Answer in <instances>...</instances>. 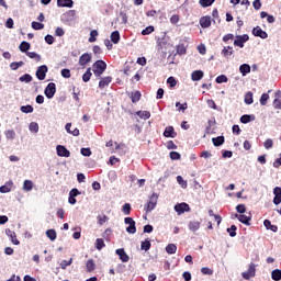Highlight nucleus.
<instances>
[{
	"label": "nucleus",
	"instance_id": "obj_1",
	"mask_svg": "<svg viewBox=\"0 0 281 281\" xmlns=\"http://www.w3.org/2000/svg\"><path fill=\"white\" fill-rule=\"evenodd\" d=\"M92 71L97 78H100L106 71V63L104 60H97L92 65Z\"/></svg>",
	"mask_w": 281,
	"mask_h": 281
},
{
	"label": "nucleus",
	"instance_id": "obj_2",
	"mask_svg": "<svg viewBox=\"0 0 281 281\" xmlns=\"http://www.w3.org/2000/svg\"><path fill=\"white\" fill-rule=\"evenodd\" d=\"M247 41H249V35H237L236 38L234 40V46L243 48L245 47V43H247Z\"/></svg>",
	"mask_w": 281,
	"mask_h": 281
},
{
	"label": "nucleus",
	"instance_id": "obj_3",
	"mask_svg": "<svg viewBox=\"0 0 281 281\" xmlns=\"http://www.w3.org/2000/svg\"><path fill=\"white\" fill-rule=\"evenodd\" d=\"M244 280H250V278H256V263H250L248 270L241 273Z\"/></svg>",
	"mask_w": 281,
	"mask_h": 281
},
{
	"label": "nucleus",
	"instance_id": "obj_4",
	"mask_svg": "<svg viewBox=\"0 0 281 281\" xmlns=\"http://www.w3.org/2000/svg\"><path fill=\"white\" fill-rule=\"evenodd\" d=\"M190 205L186 202L175 205V211L177 212L178 216H181V214H186V212H190Z\"/></svg>",
	"mask_w": 281,
	"mask_h": 281
},
{
	"label": "nucleus",
	"instance_id": "obj_5",
	"mask_svg": "<svg viewBox=\"0 0 281 281\" xmlns=\"http://www.w3.org/2000/svg\"><path fill=\"white\" fill-rule=\"evenodd\" d=\"M44 93H45L46 98H48V100H52V98H54V95H56V83L49 82L47 85V87L45 88Z\"/></svg>",
	"mask_w": 281,
	"mask_h": 281
},
{
	"label": "nucleus",
	"instance_id": "obj_6",
	"mask_svg": "<svg viewBox=\"0 0 281 281\" xmlns=\"http://www.w3.org/2000/svg\"><path fill=\"white\" fill-rule=\"evenodd\" d=\"M124 223L125 225H130L126 228L127 234H135L137 232V227H135V220H133V217H125Z\"/></svg>",
	"mask_w": 281,
	"mask_h": 281
},
{
	"label": "nucleus",
	"instance_id": "obj_7",
	"mask_svg": "<svg viewBox=\"0 0 281 281\" xmlns=\"http://www.w3.org/2000/svg\"><path fill=\"white\" fill-rule=\"evenodd\" d=\"M48 70L46 65L40 66L35 72L37 80H45Z\"/></svg>",
	"mask_w": 281,
	"mask_h": 281
},
{
	"label": "nucleus",
	"instance_id": "obj_8",
	"mask_svg": "<svg viewBox=\"0 0 281 281\" xmlns=\"http://www.w3.org/2000/svg\"><path fill=\"white\" fill-rule=\"evenodd\" d=\"M58 157H71V151L63 145H57L56 147Z\"/></svg>",
	"mask_w": 281,
	"mask_h": 281
},
{
	"label": "nucleus",
	"instance_id": "obj_9",
	"mask_svg": "<svg viewBox=\"0 0 281 281\" xmlns=\"http://www.w3.org/2000/svg\"><path fill=\"white\" fill-rule=\"evenodd\" d=\"M91 54L89 53H85L79 57V66L80 67H85L87 65H89V63H91Z\"/></svg>",
	"mask_w": 281,
	"mask_h": 281
},
{
	"label": "nucleus",
	"instance_id": "obj_10",
	"mask_svg": "<svg viewBox=\"0 0 281 281\" xmlns=\"http://www.w3.org/2000/svg\"><path fill=\"white\" fill-rule=\"evenodd\" d=\"M116 256H119L120 260L123 262H128L131 260V257L126 254V250L124 248H119L115 250Z\"/></svg>",
	"mask_w": 281,
	"mask_h": 281
},
{
	"label": "nucleus",
	"instance_id": "obj_11",
	"mask_svg": "<svg viewBox=\"0 0 281 281\" xmlns=\"http://www.w3.org/2000/svg\"><path fill=\"white\" fill-rule=\"evenodd\" d=\"M235 218H237L239 223H243V225H251V216H247L245 213L239 215L235 214Z\"/></svg>",
	"mask_w": 281,
	"mask_h": 281
},
{
	"label": "nucleus",
	"instance_id": "obj_12",
	"mask_svg": "<svg viewBox=\"0 0 281 281\" xmlns=\"http://www.w3.org/2000/svg\"><path fill=\"white\" fill-rule=\"evenodd\" d=\"M254 36H258L259 38H269V34H267L260 26H256L252 29Z\"/></svg>",
	"mask_w": 281,
	"mask_h": 281
},
{
	"label": "nucleus",
	"instance_id": "obj_13",
	"mask_svg": "<svg viewBox=\"0 0 281 281\" xmlns=\"http://www.w3.org/2000/svg\"><path fill=\"white\" fill-rule=\"evenodd\" d=\"M5 234L7 236H9V238H11L13 245H21V241H19V239L16 238V233L14 231L7 228Z\"/></svg>",
	"mask_w": 281,
	"mask_h": 281
},
{
	"label": "nucleus",
	"instance_id": "obj_14",
	"mask_svg": "<svg viewBox=\"0 0 281 281\" xmlns=\"http://www.w3.org/2000/svg\"><path fill=\"white\" fill-rule=\"evenodd\" d=\"M111 82H113V77L111 76L101 78V80L99 81V89H104L105 87H109Z\"/></svg>",
	"mask_w": 281,
	"mask_h": 281
},
{
	"label": "nucleus",
	"instance_id": "obj_15",
	"mask_svg": "<svg viewBox=\"0 0 281 281\" xmlns=\"http://www.w3.org/2000/svg\"><path fill=\"white\" fill-rule=\"evenodd\" d=\"M200 25L203 29H207L212 25V18L210 15L202 16L200 19Z\"/></svg>",
	"mask_w": 281,
	"mask_h": 281
},
{
	"label": "nucleus",
	"instance_id": "obj_16",
	"mask_svg": "<svg viewBox=\"0 0 281 281\" xmlns=\"http://www.w3.org/2000/svg\"><path fill=\"white\" fill-rule=\"evenodd\" d=\"M273 194H274V198H273L274 205H280V203H281V188L276 187L273 189Z\"/></svg>",
	"mask_w": 281,
	"mask_h": 281
},
{
	"label": "nucleus",
	"instance_id": "obj_17",
	"mask_svg": "<svg viewBox=\"0 0 281 281\" xmlns=\"http://www.w3.org/2000/svg\"><path fill=\"white\" fill-rule=\"evenodd\" d=\"M12 186H14V182L12 180L5 182L4 186L0 187L1 194H8V192H12Z\"/></svg>",
	"mask_w": 281,
	"mask_h": 281
},
{
	"label": "nucleus",
	"instance_id": "obj_18",
	"mask_svg": "<svg viewBox=\"0 0 281 281\" xmlns=\"http://www.w3.org/2000/svg\"><path fill=\"white\" fill-rule=\"evenodd\" d=\"M188 227L190 229V232H199V229H201V222L200 221H190L188 224Z\"/></svg>",
	"mask_w": 281,
	"mask_h": 281
},
{
	"label": "nucleus",
	"instance_id": "obj_19",
	"mask_svg": "<svg viewBox=\"0 0 281 281\" xmlns=\"http://www.w3.org/2000/svg\"><path fill=\"white\" fill-rule=\"evenodd\" d=\"M164 137H171V138L177 137V132H175V127L167 126L164 132Z\"/></svg>",
	"mask_w": 281,
	"mask_h": 281
},
{
	"label": "nucleus",
	"instance_id": "obj_20",
	"mask_svg": "<svg viewBox=\"0 0 281 281\" xmlns=\"http://www.w3.org/2000/svg\"><path fill=\"white\" fill-rule=\"evenodd\" d=\"M58 8H74V0H57Z\"/></svg>",
	"mask_w": 281,
	"mask_h": 281
},
{
	"label": "nucleus",
	"instance_id": "obj_21",
	"mask_svg": "<svg viewBox=\"0 0 281 281\" xmlns=\"http://www.w3.org/2000/svg\"><path fill=\"white\" fill-rule=\"evenodd\" d=\"M204 74L202 70H195L191 74V80H193V82H199V80H201Z\"/></svg>",
	"mask_w": 281,
	"mask_h": 281
},
{
	"label": "nucleus",
	"instance_id": "obj_22",
	"mask_svg": "<svg viewBox=\"0 0 281 281\" xmlns=\"http://www.w3.org/2000/svg\"><path fill=\"white\" fill-rule=\"evenodd\" d=\"M86 271L87 273H92V271H95V261L93 259H89L86 262Z\"/></svg>",
	"mask_w": 281,
	"mask_h": 281
},
{
	"label": "nucleus",
	"instance_id": "obj_23",
	"mask_svg": "<svg viewBox=\"0 0 281 281\" xmlns=\"http://www.w3.org/2000/svg\"><path fill=\"white\" fill-rule=\"evenodd\" d=\"M234 54V47L232 46H225L222 49V55L224 58H229V56H232Z\"/></svg>",
	"mask_w": 281,
	"mask_h": 281
},
{
	"label": "nucleus",
	"instance_id": "obj_24",
	"mask_svg": "<svg viewBox=\"0 0 281 281\" xmlns=\"http://www.w3.org/2000/svg\"><path fill=\"white\" fill-rule=\"evenodd\" d=\"M239 71L241 76H247V74H251V66H249V64H243L239 67Z\"/></svg>",
	"mask_w": 281,
	"mask_h": 281
},
{
	"label": "nucleus",
	"instance_id": "obj_25",
	"mask_svg": "<svg viewBox=\"0 0 281 281\" xmlns=\"http://www.w3.org/2000/svg\"><path fill=\"white\" fill-rule=\"evenodd\" d=\"M130 98L133 104H136V102H139V100H142V92L139 91L131 92Z\"/></svg>",
	"mask_w": 281,
	"mask_h": 281
},
{
	"label": "nucleus",
	"instance_id": "obj_26",
	"mask_svg": "<svg viewBox=\"0 0 281 281\" xmlns=\"http://www.w3.org/2000/svg\"><path fill=\"white\" fill-rule=\"evenodd\" d=\"M213 145L218 147L223 146L225 144V136H217L215 138H212Z\"/></svg>",
	"mask_w": 281,
	"mask_h": 281
},
{
	"label": "nucleus",
	"instance_id": "obj_27",
	"mask_svg": "<svg viewBox=\"0 0 281 281\" xmlns=\"http://www.w3.org/2000/svg\"><path fill=\"white\" fill-rule=\"evenodd\" d=\"M263 225H265L266 229H270L271 232H274V233L278 232V226L271 224V221H269V220H265Z\"/></svg>",
	"mask_w": 281,
	"mask_h": 281
},
{
	"label": "nucleus",
	"instance_id": "obj_28",
	"mask_svg": "<svg viewBox=\"0 0 281 281\" xmlns=\"http://www.w3.org/2000/svg\"><path fill=\"white\" fill-rule=\"evenodd\" d=\"M110 38L114 43V45H117V43H120V31H113Z\"/></svg>",
	"mask_w": 281,
	"mask_h": 281
},
{
	"label": "nucleus",
	"instance_id": "obj_29",
	"mask_svg": "<svg viewBox=\"0 0 281 281\" xmlns=\"http://www.w3.org/2000/svg\"><path fill=\"white\" fill-rule=\"evenodd\" d=\"M136 115L140 117V120H150V112L149 111H138Z\"/></svg>",
	"mask_w": 281,
	"mask_h": 281
},
{
	"label": "nucleus",
	"instance_id": "obj_30",
	"mask_svg": "<svg viewBox=\"0 0 281 281\" xmlns=\"http://www.w3.org/2000/svg\"><path fill=\"white\" fill-rule=\"evenodd\" d=\"M104 247H106V244H104V239L98 238L95 240V249H98V251H102V249H104Z\"/></svg>",
	"mask_w": 281,
	"mask_h": 281
},
{
	"label": "nucleus",
	"instance_id": "obj_31",
	"mask_svg": "<svg viewBox=\"0 0 281 281\" xmlns=\"http://www.w3.org/2000/svg\"><path fill=\"white\" fill-rule=\"evenodd\" d=\"M34 188V183L32 182V180H25L23 183V190H25L26 192H31V190Z\"/></svg>",
	"mask_w": 281,
	"mask_h": 281
},
{
	"label": "nucleus",
	"instance_id": "obj_32",
	"mask_svg": "<svg viewBox=\"0 0 281 281\" xmlns=\"http://www.w3.org/2000/svg\"><path fill=\"white\" fill-rule=\"evenodd\" d=\"M251 120H256V117L252 116V119H251V115H249V114H244L240 116L241 124H249V122H251Z\"/></svg>",
	"mask_w": 281,
	"mask_h": 281
},
{
	"label": "nucleus",
	"instance_id": "obj_33",
	"mask_svg": "<svg viewBox=\"0 0 281 281\" xmlns=\"http://www.w3.org/2000/svg\"><path fill=\"white\" fill-rule=\"evenodd\" d=\"M166 38H159L157 41V47H158V52H164V49L166 48Z\"/></svg>",
	"mask_w": 281,
	"mask_h": 281
},
{
	"label": "nucleus",
	"instance_id": "obj_34",
	"mask_svg": "<svg viewBox=\"0 0 281 281\" xmlns=\"http://www.w3.org/2000/svg\"><path fill=\"white\" fill-rule=\"evenodd\" d=\"M271 278L274 281H280L281 280V270L280 269H276L271 272Z\"/></svg>",
	"mask_w": 281,
	"mask_h": 281
},
{
	"label": "nucleus",
	"instance_id": "obj_35",
	"mask_svg": "<svg viewBox=\"0 0 281 281\" xmlns=\"http://www.w3.org/2000/svg\"><path fill=\"white\" fill-rule=\"evenodd\" d=\"M166 251L169 255L177 254V245L168 244L167 247H166Z\"/></svg>",
	"mask_w": 281,
	"mask_h": 281
},
{
	"label": "nucleus",
	"instance_id": "obj_36",
	"mask_svg": "<svg viewBox=\"0 0 281 281\" xmlns=\"http://www.w3.org/2000/svg\"><path fill=\"white\" fill-rule=\"evenodd\" d=\"M91 76H93V74H91V68H88L86 72L82 75V80L85 82H89V80H91Z\"/></svg>",
	"mask_w": 281,
	"mask_h": 281
},
{
	"label": "nucleus",
	"instance_id": "obj_37",
	"mask_svg": "<svg viewBox=\"0 0 281 281\" xmlns=\"http://www.w3.org/2000/svg\"><path fill=\"white\" fill-rule=\"evenodd\" d=\"M46 236H47V238H49V240H52V241L56 240V237H57L56 231H55V229H48V231H46Z\"/></svg>",
	"mask_w": 281,
	"mask_h": 281
},
{
	"label": "nucleus",
	"instance_id": "obj_38",
	"mask_svg": "<svg viewBox=\"0 0 281 281\" xmlns=\"http://www.w3.org/2000/svg\"><path fill=\"white\" fill-rule=\"evenodd\" d=\"M20 111L22 113H34V106H32V105H22L20 108Z\"/></svg>",
	"mask_w": 281,
	"mask_h": 281
},
{
	"label": "nucleus",
	"instance_id": "obj_39",
	"mask_svg": "<svg viewBox=\"0 0 281 281\" xmlns=\"http://www.w3.org/2000/svg\"><path fill=\"white\" fill-rule=\"evenodd\" d=\"M151 247L150 240L146 239L145 241H142L140 249L143 251H148Z\"/></svg>",
	"mask_w": 281,
	"mask_h": 281
},
{
	"label": "nucleus",
	"instance_id": "obj_40",
	"mask_svg": "<svg viewBox=\"0 0 281 281\" xmlns=\"http://www.w3.org/2000/svg\"><path fill=\"white\" fill-rule=\"evenodd\" d=\"M89 43H95L98 41V31L97 30H92L90 32V37H89Z\"/></svg>",
	"mask_w": 281,
	"mask_h": 281
},
{
	"label": "nucleus",
	"instance_id": "obj_41",
	"mask_svg": "<svg viewBox=\"0 0 281 281\" xmlns=\"http://www.w3.org/2000/svg\"><path fill=\"white\" fill-rule=\"evenodd\" d=\"M26 56H29V58H35L37 63H41V55L36 52H26Z\"/></svg>",
	"mask_w": 281,
	"mask_h": 281
},
{
	"label": "nucleus",
	"instance_id": "obj_42",
	"mask_svg": "<svg viewBox=\"0 0 281 281\" xmlns=\"http://www.w3.org/2000/svg\"><path fill=\"white\" fill-rule=\"evenodd\" d=\"M31 45L29 42H22L19 46L20 52H27L30 49Z\"/></svg>",
	"mask_w": 281,
	"mask_h": 281
},
{
	"label": "nucleus",
	"instance_id": "obj_43",
	"mask_svg": "<svg viewBox=\"0 0 281 281\" xmlns=\"http://www.w3.org/2000/svg\"><path fill=\"white\" fill-rule=\"evenodd\" d=\"M153 32H155V26L150 25L142 31V35L148 36V34H153Z\"/></svg>",
	"mask_w": 281,
	"mask_h": 281
},
{
	"label": "nucleus",
	"instance_id": "obj_44",
	"mask_svg": "<svg viewBox=\"0 0 281 281\" xmlns=\"http://www.w3.org/2000/svg\"><path fill=\"white\" fill-rule=\"evenodd\" d=\"M245 103L246 104H254V93H251V92L246 93Z\"/></svg>",
	"mask_w": 281,
	"mask_h": 281
},
{
	"label": "nucleus",
	"instance_id": "obj_45",
	"mask_svg": "<svg viewBox=\"0 0 281 281\" xmlns=\"http://www.w3.org/2000/svg\"><path fill=\"white\" fill-rule=\"evenodd\" d=\"M20 82H32V75L25 74L19 78Z\"/></svg>",
	"mask_w": 281,
	"mask_h": 281
},
{
	"label": "nucleus",
	"instance_id": "obj_46",
	"mask_svg": "<svg viewBox=\"0 0 281 281\" xmlns=\"http://www.w3.org/2000/svg\"><path fill=\"white\" fill-rule=\"evenodd\" d=\"M176 106L178 109V111H182V113H184L188 109V103H181V102H177Z\"/></svg>",
	"mask_w": 281,
	"mask_h": 281
},
{
	"label": "nucleus",
	"instance_id": "obj_47",
	"mask_svg": "<svg viewBox=\"0 0 281 281\" xmlns=\"http://www.w3.org/2000/svg\"><path fill=\"white\" fill-rule=\"evenodd\" d=\"M7 139H14V137H16V132H14V130H8L4 133Z\"/></svg>",
	"mask_w": 281,
	"mask_h": 281
},
{
	"label": "nucleus",
	"instance_id": "obj_48",
	"mask_svg": "<svg viewBox=\"0 0 281 281\" xmlns=\"http://www.w3.org/2000/svg\"><path fill=\"white\" fill-rule=\"evenodd\" d=\"M155 207H157V204H154L153 202L148 201L147 204L145 205V212L148 214L149 212L155 210Z\"/></svg>",
	"mask_w": 281,
	"mask_h": 281
},
{
	"label": "nucleus",
	"instance_id": "obj_49",
	"mask_svg": "<svg viewBox=\"0 0 281 281\" xmlns=\"http://www.w3.org/2000/svg\"><path fill=\"white\" fill-rule=\"evenodd\" d=\"M169 157L172 161H177L181 159V154H179V151H170Z\"/></svg>",
	"mask_w": 281,
	"mask_h": 281
},
{
	"label": "nucleus",
	"instance_id": "obj_50",
	"mask_svg": "<svg viewBox=\"0 0 281 281\" xmlns=\"http://www.w3.org/2000/svg\"><path fill=\"white\" fill-rule=\"evenodd\" d=\"M97 221H98L99 225H104V223H106V221H109V216H106V215H98Z\"/></svg>",
	"mask_w": 281,
	"mask_h": 281
},
{
	"label": "nucleus",
	"instance_id": "obj_51",
	"mask_svg": "<svg viewBox=\"0 0 281 281\" xmlns=\"http://www.w3.org/2000/svg\"><path fill=\"white\" fill-rule=\"evenodd\" d=\"M19 67H23V61H13L10 64V68L13 71H16V69H19Z\"/></svg>",
	"mask_w": 281,
	"mask_h": 281
},
{
	"label": "nucleus",
	"instance_id": "obj_52",
	"mask_svg": "<svg viewBox=\"0 0 281 281\" xmlns=\"http://www.w3.org/2000/svg\"><path fill=\"white\" fill-rule=\"evenodd\" d=\"M80 89H76V88H74L72 89V98H74V100H76V102H80Z\"/></svg>",
	"mask_w": 281,
	"mask_h": 281
},
{
	"label": "nucleus",
	"instance_id": "obj_53",
	"mask_svg": "<svg viewBox=\"0 0 281 281\" xmlns=\"http://www.w3.org/2000/svg\"><path fill=\"white\" fill-rule=\"evenodd\" d=\"M122 212L125 216H128V214H131V203H125L122 207Z\"/></svg>",
	"mask_w": 281,
	"mask_h": 281
},
{
	"label": "nucleus",
	"instance_id": "obj_54",
	"mask_svg": "<svg viewBox=\"0 0 281 281\" xmlns=\"http://www.w3.org/2000/svg\"><path fill=\"white\" fill-rule=\"evenodd\" d=\"M236 229H238L236 225H232L229 228H227V233L229 234L231 238H234L236 236Z\"/></svg>",
	"mask_w": 281,
	"mask_h": 281
},
{
	"label": "nucleus",
	"instance_id": "obj_55",
	"mask_svg": "<svg viewBox=\"0 0 281 281\" xmlns=\"http://www.w3.org/2000/svg\"><path fill=\"white\" fill-rule=\"evenodd\" d=\"M215 0H200V5L202 8H210Z\"/></svg>",
	"mask_w": 281,
	"mask_h": 281
},
{
	"label": "nucleus",
	"instance_id": "obj_56",
	"mask_svg": "<svg viewBox=\"0 0 281 281\" xmlns=\"http://www.w3.org/2000/svg\"><path fill=\"white\" fill-rule=\"evenodd\" d=\"M269 100V93L261 94L260 104L261 106H267V101Z\"/></svg>",
	"mask_w": 281,
	"mask_h": 281
},
{
	"label": "nucleus",
	"instance_id": "obj_57",
	"mask_svg": "<svg viewBox=\"0 0 281 281\" xmlns=\"http://www.w3.org/2000/svg\"><path fill=\"white\" fill-rule=\"evenodd\" d=\"M201 273H203V276H214V270L209 267H204L201 269Z\"/></svg>",
	"mask_w": 281,
	"mask_h": 281
},
{
	"label": "nucleus",
	"instance_id": "obj_58",
	"mask_svg": "<svg viewBox=\"0 0 281 281\" xmlns=\"http://www.w3.org/2000/svg\"><path fill=\"white\" fill-rule=\"evenodd\" d=\"M31 25H32L33 30H43L45 27V24L36 22V21H33Z\"/></svg>",
	"mask_w": 281,
	"mask_h": 281
},
{
	"label": "nucleus",
	"instance_id": "obj_59",
	"mask_svg": "<svg viewBox=\"0 0 281 281\" xmlns=\"http://www.w3.org/2000/svg\"><path fill=\"white\" fill-rule=\"evenodd\" d=\"M71 262H74V258H70L69 260H63L60 262L61 269H67V267H70Z\"/></svg>",
	"mask_w": 281,
	"mask_h": 281
},
{
	"label": "nucleus",
	"instance_id": "obj_60",
	"mask_svg": "<svg viewBox=\"0 0 281 281\" xmlns=\"http://www.w3.org/2000/svg\"><path fill=\"white\" fill-rule=\"evenodd\" d=\"M215 82H217V85H223V82H227V76L221 75L216 77Z\"/></svg>",
	"mask_w": 281,
	"mask_h": 281
},
{
	"label": "nucleus",
	"instance_id": "obj_61",
	"mask_svg": "<svg viewBox=\"0 0 281 281\" xmlns=\"http://www.w3.org/2000/svg\"><path fill=\"white\" fill-rule=\"evenodd\" d=\"M236 212H238V214H245V212H247V206H245V204H238L236 206Z\"/></svg>",
	"mask_w": 281,
	"mask_h": 281
},
{
	"label": "nucleus",
	"instance_id": "obj_62",
	"mask_svg": "<svg viewBox=\"0 0 281 281\" xmlns=\"http://www.w3.org/2000/svg\"><path fill=\"white\" fill-rule=\"evenodd\" d=\"M167 85H169V87H171V89L177 87V79L175 77H169L167 79Z\"/></svg>",
	"mask_w": 281,
	"mask_h": 281
},
{
	"label": "nucleus",
	"instance_id": "obj_63",
	"mask_svg": "<svg viewBox=\"0 0 281 281\" xmlns=\"http://www.w3.org/2000/svg\"><path fill=\"white\" fill-rule=\"evenodd\" d=\"M188 49H186V46L183 45H179L177 46V54H179L180 56H183V54H187Z\"/></svg>",
	"mask_w": 281,
	"mask_h": 281
},
{
	"label": "nucleus",
	"instance_id": "obj_64",
	"mask_svg": "<svg viewBox=\"0 0 281 281\" xmlns=\"http://www.w3.org/2000/svg\"><path fill=\"white\" fill-rule=\"evenodd\" d=\"M272 104H273L274 109L281 110V100L280 99H274Z\"/></svg>",
	"mask_w": 281,
	"mask_h": 281
}]
</instances>
